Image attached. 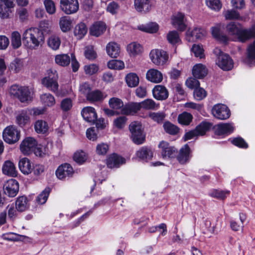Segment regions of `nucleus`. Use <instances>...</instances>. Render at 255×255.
<instances>
[{
    "label": "nucleus",
    "instance_id": "obj_1",
    "mask_svg": "<svg viewBox=\"0 0 255 255\" xmlns=\"http://www.w3.org/2000/svg\"><path fill=\"white\" fill-rule=\"evenodd\" d=\"M226 31L234 41L244 43L255 37V24L243 28L239 23L231 21L226 25Z\"/></svg>",
    "mask_w": 255,
    "mask_h": 255
},
{
    "label": "nucleus",
    "instance_id": "obj_2",
    "mask_svg": "<svg viewBox=\"0 0 255 255\" xmlns=\"http://www.w3.org/2000/svg\"><path fill=\"white\" fill-rule=\"evenodd\" d=\"M22 39L23 44L27 48L36 49L43 43L44 36L39 28L31 27L24 31Z\"/></svg>",
    "mask_w": 255,
    "mask_h": 255
},
{
    "label": "nucleus",
    "instance_id": "obj_3",
    "mask_svg": "<svg viewBox=\"0 0 255 255\" xmlns=\"http://www.w3.org/2000/svg\"><path fill=\"white\" fill-rule=\"evenodd\" d=\"M159 108V105L156 104L151 99H147L139 103H132L129 106L126 107L124 110V113L131 114L132 115L136 114L141 109L144 110H156Z\"/></svg>",
    "mask_w": 255,
    "mask_h": 255
},
{
    "label": "nucleus",
    "instance_id": "obj_4",
    "mask_svg": "<svg viewBox=\"0 0 255 255\" xmlns=\"http://www.w3.org/2000/svg\"><path fill=\"white\" fill-rule=\"evenodd\" d=\"M10 96L17 98L21 102H30L32 100V94L28 87L18 85H12L9 89Z\"/></svg>",
    "mask_w": 255,
    "mask_h": 255
},
{
    "label": "nucleus",
    "instance_id": "obj_5",
    "mask_svg": "<svg viewBox=\"0 0 255 255\" xmlns=\"http://www.w3.org/2000/svg\"><path fill=\"white\" fill-rule=\"evenodd\" d=\"M129 130L130 132V138L136 144H142L145 140V133L144 128L140 122L134 121L129 125Z\"/></svg>",
    "mask_w": 255,
    "mask_h": 255
},
{
    "label": "nucleus",
    "instance_id": "obj_6",
    "mask_svg": "<svg viewBox=\"0 0 255 255\" xmlns=\"http://www.w3.org/2000/svg\"><path fill=\"white\" fill-rule=\"evenodd\" d=\"M58 78V76L56 71L49 69L47 71L46 76L41 80L44 86L57 95H58L59 88Z\"/></svg>",
    "mask_w": 255,
    "mask_h": 255
},
{
    "label": "nucleus",
    "instance_id": "obj_7",
    "mask_svg": "<svg viewBox=\"0 0 255 255\" xmlns=\"http://www.w3.org/2000/svg\"><path fill=\"white\" fill-rule=\"evenodd\" d=\"M214 53L217 56L216 64L220 68L225 71L230 70L232 69L234 63L229 55L222 52L218 48L214 49Z\"/></svg>",
    "mask_w": 255,
    "mask_h": 255
},
{
    "label": "nucleus",
    "instance_id": "obj_8",
    "mask_svg": "<svg viewBox=\"0 0 255 255\" xmlns=\"http://www.w3.org/2000/svg\"><path fill=\"white\" fill-rule=\"evenodd\" d=\"M20 131L14 126L6 127L3 130L2 137L4 141L8 144H14L20 139Z\"/></svg>",
    "mask_w": 255,
    "mask_h": 255
},
{
    "label": "nucleus",
    "instance_id": "obj_9",
    "mask_svg": "<svg viewBox=\"0 0 255 255\" xmlns=\"http://www.w3.org/2000/svg\"><path fill=\"white\" fill-rule=\"evenodd\" d=\"M151 61L156 65H163L168 60V54L161 49H153L149 54Z\"/></svg>",
    "mask_w": 255,
    "mask_h": 255
},
{
    "label": "nucleus",
    "instance_id": "obj_10",
    "mask_svg": "<svg viewBox=\"0 0 255 255\" xmlns=\"http://www.w3.org/2000/svg\"><path fill=\"white\" fill-rule=\"evenodd\" d=\"M171 23L178 31H185L187 28L185 14L180 12L174 13L171 17Z\"/></svg>",
    "mask_w": 255,
    "mask_h": 255
},
{
    "label": "nucleus",
    "instance_id": "obj_11",
    "mask_svg": "<svg viewBox=\"0 0 255 255\" xmlns=\"http://www.w3.org/2000/svg\"><path fill=\"white\" fill-rule=\"evenodd\" d=\"M78 0H60V7L61 10L66 14L76 13L79 9Z\"/></svg>",
    "mask_w": 255,
    "mask_h": 255
},
{
    "label": "nucleus",
    "instance_id": "obj_12",
    "mask_svg": "<svg viewBox=\"0 0 255 255\" xmlns=\"http://www.w3.org/2000/svg\"><path fill=\"white\" fill-rule=\"evenodd\" d=\"M213 116L221 120H226L230 116V110L228 107L223 104H217L215 105L212 110Z\"/></svg>",
    "mask_w": 255,
    "mask_h": 255
},
{
    "label": "nucleus",
    "instance_id": "obj_13",
    "mask_svg": "<svg viewBox=\"0 0 255 255\" xmlns=\"http://www.w3.org/2000/svg\"><path fill=\"white\" fill-rule=\"evenodd\" d=\"M158 147L160 150L161 154L163 158L173 157L177 152L176 148L170 145L168 142L164 140L159 142Z\"/></svg>",
    "mask_w": 255,
    "mask_h": 255
},
{
    "label": "nucleus",
    "instance_id": "obj_14",
    "mask_svg": "<svg viewBox=\"0 0 255 255\" xmlns=\"http://www.w3.org/2000/svg\"><path fill=\"white\" fill-rule=\"evenodd\" d=\"M3 191L9 197H15L19 191L18 182L14 179L7 180L3 185Z\"/></svg>",
    "mask_w": 255,
    "mask_h": 255
},
{
    "label": "nucleus",
    "instance_id": "obj_15",
    "mask_svg": "<svg viewBox=\"0 0 255 255\" xmlns=\"http://www.w3.org/2000/svg\"><path fill=\"white\" fill-rule=\"evenodd\" d=\"M37 145L36 140L31 137L25 138L20 145L21 151L25 155H28L31 153L35 147Z\"/></svg>",
    "mask_w": 255,
    "mask_h": 255
},
{
    "label": "nucleus",
    "instance_id": "obj_16",
    "mask_svg": "<svg viewBox=\"0 0 255 255\" xmlns=\"http://www.w3.org/2000/svg\"><path fill=\"white\" fill-rule=\"evenodd\" d=\"M109 105L110 107L116 111H118V113L121 115H129L131 114L124 113V110L126 107L129 106V104L124 105L122 100L118 98L113 97L111 98L109 101Z\"/></svg>",
    "mask_w": 255,
    "mask_h": 255
},
{
    "label": "nucleus",
    "instance_id": "obj_17",
    "mask_svg": "<svg viewBox=\"0 0 255 255\" xmlns=\"http://www.w3.org/2000/svg\"><path fill=\"white\" fill-rule=\"evenodd\" d=\"M153 97L156 100L163 101L167 99L169 96L167 89L163 85H157L152 89Z\"/></svg>",
    "mask_w": 255,
    "mask_h": 255
},
{
    "label": "nucleus",
    "instance_id": "obj_18",
    "mask_svg": "<svg viewBox=\"0 0 255 255\" xmlns=\"http://www.w3.org/2000/svg\"><path fill=\"white\" fill-rule=\"evenodd\" d=\"M134 5L137 11L144 14L149 12L152 6L150 0H134Z\"/></svg>",
    "mask_w": 255,
    "mask_h": 255
},
{
    "label": "nucleus",
    "instance_id": "obj_19",
    "mask_svg": "<svg viewBox=\"0 0 255 255\" xmlns=\"http://www.w3.org/2000/svg\"><path fill=\"white\" fill-rule=\"evenodd\" d=\"M73 173L72 167L69 164H62L56 171V175L59 179L71 177Z\"/></svg>",
    "mask_w": 255,
    "mask_h": 255
},
{
    "label": "nucleus",
    "instance_id": "obj_20",
    "mask_svg": "<svg viewBox=\"0 0 255 255\" xmlns=\"http://www.w3.org/2000/svg\"><path fill=\"white\" fill-rule=\"evenodd\" d=\"M191 149L187 144L184 145L179 150L177 157L178 162L181 164H185L188 162L191 157Z\"/></svg>",
    "mask_w": 255,
    "mask_h": 255
},
{
    "label": "nucleus",
    "instance_id": "obj_21",
    "mask_svg": "<svg viewBox=\"0 0 255 255\" xmlns=\"http://www.w3.org/2000/svg\"><path fill=\"white\" fill-rule=\"evenodd\" d=\"M207 34L206 30L200 27H195L193 30L188 29L186 32V38L188 41H191V38L195 37L196 39H201Z\"/></svg>",
    "mask_w": 255,
    "mask_h": 255
},
{
    "label": "nucleus",
    "instance_id": "obj_22",
    "mask_svg": "<svg viewBox=\"0 0 255 255\" xmlns=\"http://www.w3.org/2000/svg\"><path fill=\"white\" fill-rule=\"evenodd\" d=\"M81 114L84 119L89 123H94L97 118L95 109L91 107L83 108Z\"/></svg>",
    "mask_w": 255,
    "mask_h": 255
},
{
    "label": "nucleus",
    "instance_id": "obj_23",
    "mask_svg": "<svg viewBox=\"0 0 255 255\" xmlns=\"http://www.w3.org/2000/svg\"><path fill=\"white\" fill-rule=\"evenodd\" d=\"M15 123L19 126L22 127L29 122L30 118L27 110H22L15 113Z\"/></svg>",
    "mask_w": 255,
    "mask_h": 255
},
{
    "label": "nucleus",
    "instance_id": "obj_24",
    "mask_svg": "<svg viewBox=\"0 0 255 255\" xmlns=\"http://www.w3.org/2000/svg\"><path fill=\"white\" fill-rule=\"evenodd\" d=\"M146 78L151 82L154 83H160L163 80L162 74L157 69H150L146 74Z\"/></svg>",
    "mask_w": 255,
    "mask_h": 255
},
{
    "label": "nucleus",
    "instance_id": "obj_25",
    "mask_svg": "<svg viewBox=\"0 0 255 255\" xmlns=\"http://www.w3.org/2000/svg\"><path fill=\"white\" fill-rule=\"evenodd\" d=\"M215 132L218 135L229 134L234 130V127L232 124H220L215 127Z\"/></svg>",
    "mask_w": 255,
    "mask_h": 255
},
{
    "label": "nucleus",
    "instance_id": "obj_26",
    "mask_svg": "<svg viewBox=\"0 0 255 255\" xmlns=\"http://www.w3.org/2000/svg\"><path fill=\"white\" fill-rule=\"evenodd\" d=\"M125 162V159L116 154L111 155L107 160V166L111 168L118 167Z\"/></svg>",
    "mask_w": 255,
    "mask_h": 255
},
{
    "label": "nucleus",
    "instance_id": "obj_27",
    "mask_svg": "<svg viewBox=\"0 0 255 255\" xmlns=\"http://www.w3.org/2000/svg\"><path fill=\"white\" fill-rule=\"evenodd\" d=\"M2 172L4 175L11 177H15L17 174L14 163L10 160L4 162L2 167Z\"/></svg>",
    "mask_w": 255,
    "mask_h": 255
},
{
    "label": "nucleus",
    "instance_id": "obj_28",
    "mask_svg": "<svg viewBox=\"0 0 255 255\" xmlns=\"http://www.w3.org/2000/svg\"><path fill=\"white\" fill-rule=\"evenodd\" d=\"M106 29V25L102 21L95 22L91 27L90 33L91 35L99 36L103 34Z\"/></svg>",
    "mask_w": 255,
    "mask_h": 255
},
{
    "label": "nucleus",
    "instance_id": "obj_29",
    "mask_svg": "<svg viewBox=\"0 0 255 255\" xmlns=\"http://www.w3.org/2000/svg\"><path fill=\"white\" fill-rule=\"evenodd\" d=\"M40 100L44 108H50L54 106L56 104L55 97L50 93H44L40 95Z\"/></svg>",
    "mask_w": 255,
    "mask_h": 255
},
{
    "label": "nucleus",
    "instance_id": "obj_30",
    "mask_svg": "<svg viewBox=\"0 0 255 255\" xmlns=\"http://www.w3.org/2000/svg\"><path fill=\"white\" fill-rule=\"evenodd\" d=\"M19 168L21 172L24 174H28L33 170V165L30 160L24 157L20 159L18 163Z\"/></svg>",
    "mask_w": 255,
    "mask_h": 255
},
{
    "label": "nucleus",
    "instance_id": "obj_31",
    "mask_svg": "<svg viewBox=\"0 0 255 255\" xmlns=\"http://www.w3.org/2000/svg\"><path fill=\"white\" fill-rule=\"evenodd\" d=\"M206 67L202 64H197L192 68V74L196 78L201 79L207 74Z\"/></svg>",
    "mask_w": 255,
    "mask_h": 255
},
{
    "label": "nucleus",
    "instance_id": "obj_32",
    "mask_svg": "<svg viewBox=\"0 0 255 255\" xmlns=\"http://www.w3.org/2000/svg\"><path fill=\"white\" fill-rule=\"evenodd\" d=\"M106 49L108 55L112 58H117L120 55V47L116 42H111L108 43Z\"/></svg>",
    "mask_w": 255,
    "mask_h": 255
},
{
    "label": "nucleus",
    "instance_id": "obj_33",
    "mask_svg": "<svg viewBox=\"0 0 255 255\" xmlns=\"http://www.w3.org/2000/svg\"><path fill=\"white\" fill-rule=\"evenodd\" d=\"M14 206L19 212H24L27 210L29 207L28 200L25 196L18 197L15 201Z\"/></svg>",
    "mask_w": 255,
    "mask_h": 255
},
{
    "label": "nucleus",
    "instance_id": "obj_34",
    "mask_svg": "<svg viewBox=\"0 0 255 255\" xmlns=\"http://www.w3.org/2000/svg\"><path fill=\"white\" fill-rule=\"evenodd\" d=\"M59 26L63 32H66L71 30L72 27V21L70 17L64 16L59 20Z\"/></svg>",
    "mask_w": 255,
    "mask_h": 255
},
{
    "label": "nucleus",
    "instance_id": "obj_35",
    "mask_svg": "<svg viewBox=\"0 0 255 255\" xmlns=\"http://www.w3.org/2000/svg\"><path fill=\"white\" fill-rule=\"evenodd\" d=\"M136 155L140 159L148 160L153 157V152L150 149L146 147H142L136 151Z\"/></svg>",
    "mask_w": 255,
    "mask_h": 255
},
{
    "label": "nucleus",
    "instance_id": "obj_36",
    "mask_svg": "<svg viewBox=\"0 0 255 255\" xmlns=\"http://www.w3.org/2000/svg\"><path fill=\"white\" fill-rule=\"evenodd\" d=\"M246 62L249 65L255 63V40L247 48Z\"/></svg>",
    "mask_w": 255,
    "mask_h": 255
},
{
    "label": "nucleus",
    "instance_id": "obj_37",
    "mask_svg": "<svg viewBox=\"0 0 255 255\" xmlns=\"http://www.w3.org/2000/svg\"><path fill=\"white\" fill-rule=\"evenodd\" d=\"M168 42L173 45L179 44L181 43L179 33L176 30H172L168 32L166 35Z\"/></svg>",
    "mask_w": 255,
    "mask_h": 255
},
{
    "label": "nucleus",
    "instance_id": "obj_38",
    "mask_svg": "<svg viewBox=\"0 0 255 255\" xmlns=\"http://www.w3.org/2000/svg\"><path fill=\"white\" fill-rule=\"evenodd\" d=\"M142 47L136 42H132L128 45L127 50L130 56H135L142 52Z\"/></svg>",
    "mask_w": 255,
    "mask_h": 255
},
{
    "label": "nucleus",
    "instance_id": "obj_39",
    "mask_svg": "<svg viewBox=\"0 0 255 255\" xmlns=\"http://www.w3.org/2000/svg\"><path fill=\"white\" fill-rule=\"evenodd\" d=\"M230 194V191L228 190L213 189L209 192V195L212 197L219 200H224Z\"/></svg>",
    "mask_w": 255,
    "mask_h": 255
},
{
    "label": "nucleus",
    "instance_id": "obj_40",
    "mask_svg": "<svg viewBox=\"0 0 255 255\" xmlns=\"http://www.w3.org/2000/svg\"><path fill=\"white\" fill-rule=\"evenodd\" d=\"M48 128L47 122L42 120L36 121L34 124V129L38 133L44 134L48 131Z\"/></svg>",
    "mask_w": 255,
    "mask_h": 255
},
{
    "label": "nucleus",
    "instance_id": "obj_41",
    "mask_svg": "<svg viewBox=\"0 0 255 255\" xmlns=\"http://www.w3.org/2000/svg\"><path fill=\"white\" fill-rule=\"evenodd\" d=\"M224 15L227 20H243V17L240 15V13L234 8L225 11Z\"/></svg>",
    "mask_w": 255,
    "mask_h": 255
},
{
    "label": "nucleus",
    "instance_id": "obj_42",
    "mask_svg": "<svg viewBox=\"0 0 255 255\" xmlns=\"http://www.w3.org/2000/svg\"><path fill=\"white\" fill-rule=\"evenodd\" d=\"M61 44L60 38L55 35L50 36L47 40V45L49 48L53 50L59 49Z\"/></svg>",
    "mask_w": 255,
    "mask_h": 255
},
{
    "label": "nucleus",
    "instance_id": "obj_43",
    "mask_svg": "<svg viewBox=\"0 0 255 255\" xmlns=\"http://www.w3.org/2000/svg\"><path fill=\"white\" fill-rule=\"evenodd\" d=\"M193 119L192 115L186 112H184L178 115V123L182 125H189Z\"/></svg>",
    "mask_w": 255,
    "mask_h": 255
},
{
    "label": "nucleus",
    "instance_id": "obj_44",
    "mask_svg": "<svg viewBox=\"0 0 255 255\" xmlns=\"http://www.w3.org/2000/svg\"><path fill=\"white\" fill-rule=\"evenodd\" d=\"M55 61L60 66H66L70 64V58L68 54H58L55 56Z\"/></svg>",
    "mask_w": 255,
    "mask_h": 255
},
{
    "label": "nucleus",
    "instance_id": "obj_45",
    "mask_svg": "<svg viewBox=\"0 0 255 255\" xmlns=\"http://www.w3.org/2000/svg\"><path fill=\"white\" fill-rule=\"evenodd\" d=\"M240 220L241 224H239L235 221H231L230 222V226L231 229L235 231H238L240 229L242 230L244 228V223L246 220V216L243 213L240 214Z\"/></svg>",
    "mask_w": 255,
    "mask_h": 255
},
{
    "label": "nucleus",
    "instance_id": "obj_46",
    "mask_svg": "<svg viewBox=\"0 0 255 255\" xmlns=\"http://www.w3.org/2000/svg\"><path fill=\"white\" fill-rule=\"evenodd\" d=\"M126 81L130 87H135L139 83V78L135 73H130L126 77Z\"/></svg>",
    "mask_w": 255,
    "mask_h": 255
},
{
    "label": "nucleus",
    "instance_id": "obj_47",
    "mask_svg": "<svg viewBox=\"0 0 255 255\" xmlns=\"http://www.w3.org/2000/svg\"><path fill=\"white\" fill-rule=\"evenodd\" d=\"M74 34L77 38H83L87 32V28L85 23H80L77 24L74 29Z\"/></svg>",
    "mask_w": 255,
    "mask_h": 255
},
{
    "label": "nucleus",
    "instance_id": "obj_48",
    "mask_svg": "<svg viewBox=\"0 0 255 255\" xmlns=\"http://www.w3.org/2000/svg\"><path fill=\"white\" fill-rule=\"evenodd\" d=\"M206 5L210 9L218 12L222 7V3L220 0H205Z\"/></svg>",
    "mask_w": 255,
    "mask_h": 255
},
{
    "label": "nucleus",
    "instance_id": "obj_49",
    "mask_svg": "<svg viewBox=\"0 0 255 255\" xmlns=\"http://www.w3.org/2000/svg\"><path fill=\"white\" fill-rule=\"evenodd\" d=\"M105 98V96L102 92L99 90H96L91 92L86 98L91 102H98L102 101Z\"/></svg>",
    "mask_w": 255,
    "mask_h": 255
},
{
    "label": "nucleus",
    "instance_id": "obj_50",
    "mask_svg": "<svg viewBox=\"0 0 255 255\" xmlns=\"http://www.w3.org/2000/svg\"><path fill=\"white\" fill-rule=\"evenodd\" d=\"M148 117L153 122L157 124H161L164 120L166 115L162 112H150Z\"/></svg>",
    "mask_w": 255,
    "mask_h": 255
},
{
    "label": "nucleus",
    "instance_id": "obj_51",
    "mask_svg": "<svg viewBox=\"0 0 255 255\" xmlns=\"http://www.w3.org/2000/svg\"><path fill=\"white\" fill-rule=\"evenodd\" d=\"M163 127L166 132L171 135L176 134L179 130L178 127L168 121L164 123Z\"/></svg>",
    "mask_w": 255,
    "mask_h": 255
},
{
    "label": "nucleus",
    "instance_id": "obj_52",
    "mask_svg": "<svg viewBox=\"0 0 255 255\" xmlns=\"http://www.w3.org/2000/svg\"><path fill=\"white\" fill-rule=\"evenodd\" d=\"M211 125L206 122H203L197 126L195 128L198 136L204 135L211 128Z\"/></svg>",
    "mask_w": 255,
    "mask_h": 255
},
{
    "label": "nucleus",
    "instance_id": "obj_53",
    "mask_svg": "<svg viewBox=\"0 0 255 255\" xmlns=\"http://www.w3.org/2000/svg\"><path fill=\"white\" fill-rule=\"evenodd\" d=\"M22 67V61L20 59H16L10 64L8 68L10 71L17 73L20 72Z\"/></svg>",
    "mask_w": 255,
    "mask_h": 255
},
{
    "label": "nucleus",
    "instance_id": "obj_54",
    "mask_svg": "<svg viewBox=\"0 0 255 255\" xmlns=\"http://www.w3.org/2000/svg\"><path fill=\"white\" fill-rule=\"evenodd\" d=\"M11 45L14 48H18L21 45V36L17 31H14L12 33Z\"/></svg>",
    "mask_w": 255,
    "mask_h": 255
},
{
    "label": "nucleus",
    "instance_id": "obj_55",
    "mask_svg": "<svg viewBox=\"0 0 255 255\" xmlns=\"http://www.w3.org/2000/svg\"><path fill=\"white\" fill-rule=\"evenodd\" d=\"M50 188L49 187L46 188L37 197L36 201L40 204H44L49 196L50 192Z\"/></svg>",
    "mask_w": 255,
    "mask_h": 255
},
{
    "label": "nucleus",
    "instance_id": "obj_56",
    "mask_svg": "<svg viewBox=\"0 0 255 255\" xmlns=\"http://www.w3.org/2000/svg\"><path fill=\"white\" fill-rule=\"evenodd\" d=\"M108 67L111 69L121 70L125 67V64L121 60H112L108 63Z\"/></svg>",
    "mask_w": 255,
    "mask_h": 255
},
{
    "label": "nucleus",
    "instance_id": "obj_57",
    "mask_svg": "<svg viewBox=\"0 0 255 255\" xmlns=\"http://www.w3.org/2000/svg\"><path fill=\"white\" fill-rule=\"evenodd\" d=\"M43 3L46 12L49 14H53L56 12V6L52 0H44Z\"/></svg>",
    "mask_w": 255,
    "mask_h": 255
},
{
    "label": "nucleus",
    "instance_id": "obj_58",
    "mask_svg": "<svg viewBox=\"0 0 255 255\" xmlns=\"http://www.w3.org/2000/svg\"><path fill=\"white\" fill-rule=\"evenodd\" d=\"M6 210L8 218L11 220H14L18 216V211L14 204L8 205L6 207Z\"/></svg>",
    "mask_w": 255,
    "mask_h": 255
},
{
    "label": "nucleus",
    "instance_id": "obj_59",
    "mask_svg": "<svg viewBox=\"0 0 255 255\" xmlns=\"http://www.w3.org/2000/svg\"><path fill=\"white\" fill-rule=\"evenodd\" d=\"M109 149V145L106 143L102 142L97 144L96 152L99 155H104L107 154Z\"/></svg>",
    "mask_w": 255,
    "mask_h": 255
},
{
    "label": "nucleus",
    "instance_id": "obj_60",
    "mask_svg": "<svg viewBox=\"0 0 255 255\" xmlns=\"http://www.w3.org/2000/svg\"><path fill=\"white\" fill-rule=\"evenodd\" d=\"M73 159L77 163L82 164L86 160L87 156L83 151H78L75 153Z\"/></svg>",
    "mask_w": 255,
    "mask_h": 255
},
{
    "label": "nucleus",
    "instance_id": "obj_61",
    "mask_svg": "<svg viewBox=\"0 0 255 255\" xmlns=\"http://www.w3.org/2000/svg\"><path fill=\"white\" fill-rule=\"evenodd\" d=\"M191 51L194 53L195 56L196 57L202 58L204 57V50L202 46L199 44L193 45L192 47Z\"/></svg>",
    "mask_w": 255,
    "mask_h": 255
},
{
    "label": "nucleus",
    "instance_id": "obj_62",
    "mask_svg": "<svg viewBox=\"0 0 255 255\" xmlns=\"http://www.w3.org/2000/svg\"><path fill=\"white\" fill-rule=\"evenodd\" d=\"M207 96V93L205 90L200 87H198L194 90V97L198 101H200L205 98Z\"/></svg>",
    "mask_w": 255,
    "mask_h": 255
},
{
    "label": "nucleus",
    "instance_id": "obj_63",
    "mask_svg": "<svg viewBox=\"0 0 255 255\" xmlns=\"http://www.w3.org/2000/svg\"><path fill=\"white\" fill-rule=\"evenodd\" d=\"M73 103L70 98H65L61 102L60 107L64 112L70 110L72 107Z\"/></svg>",
    "mask_w": 255,
    "mask_h": 255
},
{
    "label": "nucleus",
    "instance_id": "obj_64",
    "mask_svg": "<svg viewBox=\"0 0 255 255\" xmlns=\"http://www.w3.org/2000/svg\"><path fill=\"white\" fill-rule=\"evenodd\" d=\"M33 152L37 156H42L43 155L47 153L48 150L47 148L41 145H37Z\"/></svg>",
    "mask_w": 255,
    "mask_h": 255
}]
</instances>
